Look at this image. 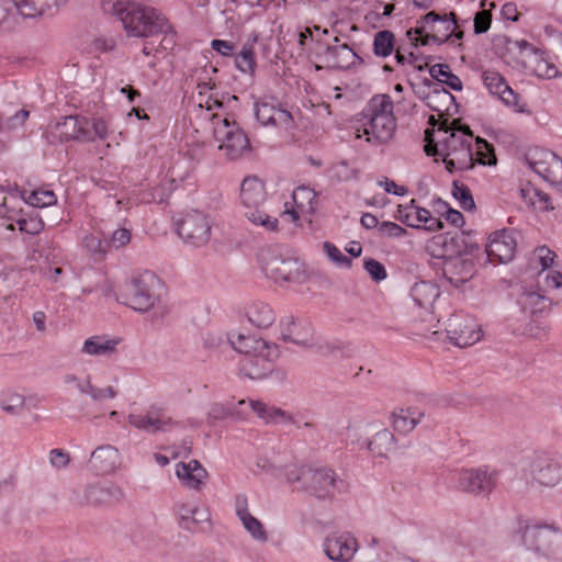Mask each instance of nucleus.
I'll return each mask as SVG.
<instances>
[{"mask_svg":"<svg viewBox=\"0 0 562 562\" xmlns=\"http://www.w3.org/2000/svg\"><path fill=\"white\" fill-rule=\"evenodd\" d=\"M127 422L131 426L151 435L169 431L177 425L167 408L157 404L149 406L144 413L130 414Z\"/></svg>","mask_w":562,"mask_h":562,"instance_id":"ddd939ff","label":"nucleus"},{"mask_svg":"<svg viewBox=\"0 0 562 562\" xmlns=\"http://www.w3.org/2000/svg\"><path fill=\"white\" fill-rule=\"evenodd\" d=\"M63 0H0V26L9 19L12 2L16 11L24 18H36L57 9Z\"/></svg>","mask_w":562,"mask_h":562,"instance_id":"6ab92c4d","label":"nucleus"},{"mask_svg":"<svg viewBox=\"0 0 562 562\" xmlns=\"http://www.w3.org/2000/svg\"><path fill=\"white\" fill-rule=\"evenodd\" d=\"M393 110L394 103L389 94H375L369 100L361 113L363 133L369 143L380 145L393 138L397 126Z\"/></svg>","mask_w":562,"mask_h":562,"instance_id":"7ed1b4c3","label":"nucleus"},{"mask_svg":"<svg viewBox=\"0 0 562 562\" xmlns=\"http://www.w3.org/2000/svg\"><path fill=\"white\" fill-rule=\"evenodd\" d=\"M88 465L99 475L114 473L121 465L120 451L112 445H101L91 452Z\"/></svg>","mask_w":562,"mask_h":562,"instance_id":"a878e982","label":"nucleus"},{"mask_svg":"<svg viewBox=\"0 0 562 562\" xmlns=\"http://www.w3.org/2000/svg\"><path fill=\"white\" fill-rule=\"evenodd\" d=\"M64 381L65 383L78 382V391L81 394L89 395L95 402H101L105 398H114L116 396V390L112 386L104 389L93 386L90 376L80 379L75 374H67Z\"/></svg>","mask_w":562,"mask_h":562,"instance_id":"72a5a7b5","label":"nucleus"},{"mask_svg":"<svg viewBox=\"0 0 562 562\" xmlns=\"http://www.w3.org/2000/svg\"><path fill=\"white\" fill-rule=\"evenodd\" d=\"M324 547L331 561L348 562L357 552L358 543L350 533H333L326 538Z\"/></svg>","mask_w":562,"mask_h":562,"instance_id":"bb28decb","label":"nucleus"},{"mask_svg":"<svg viewBox=\"0 0 562 562\" xmlns=\"http://www.w3.org/2000/svg\"><path fill=\"white\" fill-rule=\"evenodd\" d=\"M532 71L541 79H552L559 76V70L555 65L547 60L542 55H536Z\"/></svg>","mask_w":562,"mask_h":562,"instance_id":"79ce46f5","label":"nucleus"},{"mask_svg":"<svg viewBox=\"0 0 562 562\" xmlns=\"http://www.w3.org/2000/svg\"><path fill=\"white\" fill-rule=\"evenodd\" d=\"M131 240V233L126 228H119L111 234L110 240L106 241V246L114 248H121L127 245Z\"/></svg>","mask_w":562,"mask_h":562,"instance_id":"052dcab7","label":"nucleus"},{"mask_svg":"<svg viewBox=\"0 0 562 562\" xmlns=\"http://www.w3.org/2000/svg\"><path fill=\"white\" fill-rule=\"evenodd\" d=\"M279 326L281 339L283 341L303 347L311 345L314 329L307 319L295 318L293 315H286L280 319Z\"/></svg>","mask_w":562,"mask_h":562,"instance_id":"412c9836","label":"nucleus"},{"mask_svg":"<svg viewBox=\"0 0 562 562\" xmlns=\"http://www.w3.org/2000/svg\"><path fill=\"white\" fill-rule=\"evenodd\" d=\"M255 116L262 126H273L290 131L293 127L291 113L274 104L273 101H260L254 105Z\"/></svg>","mask_w":562,"mask_h":562,"instance_id":"5701e85b","label":"nucleus"},{"mask_svg":"<svg viewBox=\"0 0 562 562\" xmlns=\"http://www.w3.org/2000/svg\"><path fill=\"white\" fill-rule=\"evenodd\" d=\"M526 330L529 336L539 340L544 339L548 336V328L538 322L530 323Z\"/></svg>","mask_w":562,"mask_h":562,"instance_id":"338daca9","label":"nucleus"},{"mask_svg":"<svg viewBox=\"0 0 562 562\" xmlns=\"http://www.w3.org/2000/svg\"><path fill=\"white\" fill-rule=\"evenodd\" d=\"M92 136L95 139H105L109 135V126L105 120L97 117L92 120L91 127Z\"/></svg>","mask_w":562,"mask_h":562,"instance_id":"69168bd1","label":"nucleus"},{"mask_svg":"<svg viewBox=\"0 0 562 562\" xmlns=\"http://www.w3.org/2000/svg\"><path fill=\"white\" fill-rule=\"evenodd\" d=\"M424 413L414 407L396 408L390 415V423L395 431L408 434L422 422Z\"/></svg>","mask_w":562,"mask_h":562,"instance_id":"7c9ffc66","label":"nucleus"},{"mask_svg":"<svg viewBox=\"0 0 562 562\" xmlns=\"http://www.w3.org/2000/svg\"><path fill=\"white\" fill-rule=\"evenodd\" d=\"M159 285V278L150 271L133 277L124 288V304L137 312L149 311L159 299L156 292Z\"/></svg>","mask_w":562,"mask_h":562,"instance_id":"0eeeda50","label":"nucleus"},{"mask_svg":"<svg viewBox=\"0 0 562 562\" xmlns=\"http://www.w3.org/2000/svg\"><path fill=\"white\" fill-rule=\"evenodd\" d=\"M316 198V193L314 190L308 187H299L292 192V202L294 204L290 205V202H285L283 214H289L293 222L297 221L299 210L304 211L306 209L313 210V201Z\"/></svg>","mask_w":562,"mask_h":562,"instance_id":"473e14b6","label":"nucleus"},{"mask_svg":"<svg viewBox=\"0 0 562 562\" xmlns=\"http://www.w3.org/2000/svg\"><path fill=\"white\" fill-rule=\"evenodd\" d=\"M267 195L263 181L257 177L248 176V202L259 204L265 201Z\"/></svg>","mask_w":562,"mask_h":562,"instance_id":"09e8293b","label":"nucleus"},{"mask_svg":"<svg viewBox=\"0 0 562 562\" xmlns=\"http://www.w3.org/2000/svg\"><path fill=\"white\" fill-rule=\"evenodd\" d=\"M210 417L214 419H223V418H232L235 420L241 419L239 412L235 409V404L233 402H227L226 404L215 403L212 405L210 413Z\"/></svg>","mask_w":562,"mask_h":562,"instance_id":"49530a36","label":"nucleus"},{"mask_svg":"<svg viewBox=\"0 0 562 562\" xmlns=\"http://www.w3.org/2000/svg\"><path fill=\"white\" fill-rule=\"evenodd\" d=\"M446 333L450 341L460 348L472 346L482 337L480 325L464 313H456L447 321Z\"/></svg>","mask_w":562,"mask_h":562,"instance_id":"f8f14e48","label":"nucleus"},{"mask_svg":"<svg viewBox=\"0 0 562 562\" xmlns=\"http://www.w3.org/2000/svg\"><path fill=\"white\" fill-rule=\"evenodd\" d=\"M452 194L463 210L471 211L475 207L471 191L465 184L453 181Z\"/></svg>","mask_w":562,"mask_h":562,"instance_id":"de8ad7c7","label":"nucleus"},{"mask_svg":"<svg viewBox=\"0 0 562 562\" xmlns=\"http://www.w3.org/2000/svg\"><path fill=\"white\" fill-rule=\"evenodd\" d=\"M440 256L445 259L442 265L443 277L451 285L458 288L473 277L474 263L471 259L452 256L448 250H443Z\"/></svg>","mask_w":562,"mask_h":562,"instance_id":"4be33fe9","label":"nucleus"},{"mask_svg":"<svg viewBox=\"0 0 562 562\" xmlns=\"http://www.w3.org/2000/svg\"><path fill=\"white\" fill-rule=\"evenodd\" d=\"M324 56L327 67L331 69L346 70L362 63V59L345 43L327 46Z\"/></svg>","mask_w":562,"mask_h":562,"instance_id":"c756f323","label":"nucleus"},{"mask_svg":"<svg viewBox=\"0 0 562 562\" xmlns=\"http://www.w3.org/2000/svg\"><path fill=\"white\" fill-rule=\"evenodd\" d=\"M274 319V313L267 303L254 302L248 310V322L258 328H268Z\"/></svg>","mask_w":562,"mask_h":562,"instance_id":"e433bc0d","label":"nucleus"},{"mask_svg":"<svg viewBox=\"0 0 562 562\" xmlns=\"http://www.w3.org/2000/svg\"><path fill=\"white\" fill-rule=\"evenodd\" d=\"M424 85L427 87V92H418L419 99H422L426 105L439 114L448 112L450 105L454 103V97L445 89L440 83H436L430 79H425Z\"/></svg>","mask_w":562,"mask_h":562,"instance_id":"c85d7f7f","label":"nucleus"},{"mask_svg":"<svg viewBox=\"0 0 562 562\" xmlns=\"http://www.w3.org/2000/svg\"><path fill=\"white\" fill-rule=\"evenodd\" d=\"M248 533L260 543L268 541V532L261 521L248 513Z\"/></svg>","mask_w":562,"mask_h":562,"instance_id":"603ef678","label":"nucleus"},{"mask_svg":"<svg viewBox=\"0 0 562 562\" xmlns=\"http://www.w3.org/2000/svg\"><path fill=\"white\" fill-rule=\"evenodd\" d=\"M497 482V472L488 471L486 467L462 470L458 476L460 491L473 495H488Z\"/></svg>","mask_w":562,"mask_h":562,"instance_id":"4468645a","label":"nucleus"},{"mask_svg":"<svg viewBox=\"0 0 562 562\" xmlns=\"http://www.w3.org/2000/svg\"><path fill=\"white\" fill-rule=\"evenodd\" d=\"M119 340L108 339L104 336H92L85 340L82 353L89 356H105L115 351Z\"/></svg>","mask_w":562,"mask_h":562,"instance_id":"c9c22d12","label":"nucleus"},{"mask_svg":"<svg viewBox=\"0 0 562 562\" xmlns=\"http://www.w3.org/2000/svg\"><path fill=\"white\" fill-rule=\"evenodd\" d=\"M176 475L182 486L195 492L202 491L209 479L207 471L194 459L189 462H179L176 465Z\"/></svg>","mask_w":562,"mask_h":562,"instance_id":"cd10ccee","label":"nucleus"},{"mask_svg":"<svg viewBox=\"0 0 562 562\" xmlns=\"http://www.w3.org/2000/svg\"><path fill=\"white\" fill-rule=\"evenodd\" d=\"M16 224L21 232L31 235L40 234L44 228V222L37 214H31L29 217H19Z\"/></svg>","mask_w":562,"mask_h":562,"instance_id":"8fccbe9b","label":"nucleus"},{"mask_svg":"<svg viewBox=\"0 0 562 562\" xmlns=\"http://www.w3.org/2000/svg\"><path fill=\"white\" fill-rule=\"evenodd\" d=\"M323 249L328 258L338 266L350 267L351 259L345 256L333 243L325 241Z\"/></svg>","mask_w":562,"mask_h":562,"instance_id":"5fc2aeb1","label":"nucleus"},{"mask_svg":"<svg viewBox=\"0 0 562 562\" xmlns=\"http://www.w3.org/2000/svg\"><path fill=\"white\" fill-rule=\"evenodd\" d=\"M178 526L188 531H192L195 527L206 525L212 529V519L209 507L200 508L198 505H190L183 502L176 503L172 507Z\"/></svg>","mask_w":562,"mask_h":562,"instance_id":"aec40b11","label":"nucleus"},{"mask_svg":"<svg viewBox=\"0 0 562 562\" xmlns=\"http://www.w3.org/2000/svg\"><path fill=\"white\" fill-rule=\"evenodd\" d=\"M370 451L379 457H384L395 448V437L386 428L378 431L368 445Z\"/></svg>","mask_w":562,"mask_h":562,"instance_id":"4c0bfd02","label":"nucleus"},{"mask_svg":"<svg viewBox=\"0 0 562 562\" xmlns=\"http://www.w3.org/2000/svg\"><path fill=\"white\" fill-rule=\"evenodd\" d=\"M49 462L56 469H64L70 462L69 453L63 449H53L49 452Z\"/></svg>","mask_w":562,"mask_h":562,"instance_id":"680f3d73","label":"nucleus"},{"mask_svg":"<svg viewBox=\"0 0 562 562\" xmlns=\"http://www.w3.org/2000/svg\"><path fill=\"white\" fill-rule=\"evenodd\" d=\"M439 288L427 281L416 282L411 289V296L414 302L422 308L431 307L435 301L439 297Z\"/></svg>","mask_w":562,"mask_h":562,"instance_id":"f704fd0d","label":"nucleus"},{"mask_svg":"<svg viewBox=\"0 0 562 562\" xmlns=\"http://www.w3.org/2000/svg\"><path fill=\"white\" fill-rule=\"evenodd\" d=\"M442 137L436 143L432 138V131H425L424 150L428 156L439 155L448 170H469L474 166V154L471 147L473 134L468 125L461 124L460 120L452 121V127L442 124L439 128Z\"/></svg>","mask_w":562,"mask_h":562,"instance_id":"f257e3e1","label":"nucleus"},{"mask_svg":"<svg viewBox=\"0 0 562 562\" xmlns=\"http://www.w3.org/2000/svg\"><path fill=\"white\" fill-rule=\"evenodd\" d=\"M279 252L272 247H262L257 254V260L261 270L266 273L269 262L273 261Z\"/></svg>","mask_w":562,"mask_h":562,"instance_id":"e2e57ef3","label":"nucleus"},{"mask_svg":"<svg viewBox=\"0 0 562 562\" xmlns=\"http://www.w3.org/2000/svg\"><path fill=\"white\" fill-rule=\"evenodd\" d=\"M521 544L549 559L562 557V529L554 524H529L519 527Z\"/></svg>","mask_w":562,"mask_h":562,"instance_id":"20e7f679","label":"nucleus"},{"mask_svg":"<svg viewBox=\"0 0 562 562\" xmlns=\"http://www.w3.org/2000/svg\"><path fill=\"white\" fill-rule=\"evenodd\" d=\"M363 266L373 281L380 282L386 279L387 273L385 267L380 261L373 258H367L364 259Z\"/></svg>","mask_w":562,"mask_h":562,"instance_id":"3c124183","label":"nucleus"},{"mask_svg":"<svg viewBox=\"0 0 562 562\" xmlns=\"http://www.w3.org/2000/svg\"><path fill=\"white\" fill-rule=\"evenodd\" d=\"M285 477L297 490L322 501L333 499L348 487L336 471L327 467L294 465L286 470Z\"/></svg>","mask_w":562,"mask_h":562,"instance_id":"f03ea898","label":"nucleus"},{"mask_svg":"<svg viewBox=\"0 0 562 562\" xmlns=\"http://www.w3.org/2000/svg\"><path fill=\"white\" fill-rule=\"evenodd\" d=\"M249 405L257 417L260 418L266 425L277 423H289L296 425V422L291 413L284 409L269 405L262 401H249Z\"/></svg>","mask_w":562,"mask_h":562,"instance_id":"2f4dec72","label":"nucleus"},{"mask_svg":"<svg viewBox=\"0 0 562 562\" xmlns=\"http://www.w3.org/2000/svg\"><path fill=\"white\" fill-rule=\"evenodd\" d=\"M46 137L52 144L69 140L80 143L94 140L90 130V122L82 115L64 116L61 121L48 126Z\"/></svg>","mask_w":562,"mask_h":562,"instance_id":"9d476101","label":"nucleus"},{"mask_svg":"<svg viewBox=\"0 0 562 562\" xmlns=\"http://www.w3.org/2000/svg\"><path fill=\"white\" fill-rule=\"evenodd\" d=\"M25 404L23 395L15 392H8L2 395L0 407L10 415L19 414Z\"/></svg>","mask_w":562,"mask_h":562,"instance_id":"a19ab883","label":"nucleus"},{"mask_svg":"<svg viewBox=\"0 0 562 562\" xmlns=\"http://www.w3.org/2000/svg\"><path fill=\"white\" fill-rule=\"evenodd\" d=\"M530 168L550 183L562 180V159L546 149H536L527 157Z\"/></svg>","mask_w":562,"mask_h":562,"instance_id":"f3484780","label":"nucleus"},{"mask_svg":"<svg viewBox=\"0 0 562 562\" xmlns=\"http://www.w3.org/2000/svg\"><path fill=\"white\" fill-rule=\"evenodd\" d=\"M279 347L263 338L248 336V379H262L273 370L279 358Z\"/></svg>","mask_w":562,"mask_h":562,"instance_id":"1a4fd4ad","label":"nucleus"},{"mask_svg":"<svg viewBox=\"0 0 562 562\" xmlns=\"http://www.w3.org/2000/svg\"><path fill=\"white\" fill-rule=\"evenodd\" d=\"M524 471L533 482L542 486H554L561 480L559 462L547 453H536Z\"/></svg>","mask_w":562,"mask_h":562,"instance_id":"dca6fc26","label":"nucleus"},{"mask_svg":"<svg viewBox=\"0 0 562 562\" xmlns=\"http://www.w3.org/2000/svg\"><path fill=\"white\" fill-rule=\"evenodd\" d=\"M227 340L232 348L238 353H245L246 338L243 333L237 330H231L227 334Z\"/></svg>","mask_w":562,"mask_h":562,"instance_id":"0e129e2a","label":"nucleus"},{"mask_svg":"<svg viewBox=\"0 0 562 562\" xmlns=\"http://www.w3.org/2000/svg\"><path fill=\"white\" fill-rule=\"evenodd\" d=\"M83 247L92 255L103 256L106 252V241L93 235L85 236L82 240Z\"/></svg>","mask_w":562,"mask_h":562,"instance_id":"4d7b16f0","label":"nucleus"},{"mask_svg":"<svg viewBox=\"0 0 562 562\" xmlns=\"http://www.w3.org/2000/svg\"><path fill=\"white\" fill-rule=\"evenodd\" d=\"M176 232L184 244L203 247L211 238L212 222L204 212L190 210L175 217Z\"/></svg>","mask_w":562,"mask_h":562,"instance_id":"6e6552de","label":"nucleus"},{"mask_svg":"<svg viewBox=\"0 0 562 562\" xmlns=\"http://www.w3.org/2000/svg\"><path fill=\"white\" fill-rule=\"evenodd\" d=\"M450 74L449 66L446 64H435L429 68V75L440 83Z\"/></svg>","mask_w":562,"mask_h":562,"instance_id":"774afa93","label":"nucleus"},{"mask_svg":"<svg viewBox=\"0 0 562 562\" xmlns=\"http://www.w3.org/2000/svg\"><path fill=\"white\" fill-rule=\"evenodd\" d=\"M280 263V269H274V273L277 274V281H292L297 279L303 272V263L295 258H283Z\"/></svg>","mask_w":562,"mask_h":562,"instance_id":"58836bf2","label":"nucleus"},{"mask_svg":"<svg viewBox=\"0 0 562 562\" xmlns=\"http://www.w3.org/2000/svg\"><path fill=\"white\" fill-rule=\"evenodd\" d=\"M476 157L474 158V162H479L480 165H495L496 157L494 155V149L492 145H490L485 139L477 137L476 138Z\"/></svg>","mask_w":562,"mask_h":562,"instance_id":"a18cd8bd","label":"nucleus"},{"mask_svg":"<svg viewBox=\"0 0 562 562\" xmlns=\"http://www.w3.org/2000/svg\"><path fill=\"white\" fill-rule=\"evenodd\" d=\"M419 23V26L407 31V36L423 46L429 43L443 44L452 38L453 31L461 26L454 12L441 15L430 11L420 19ZM415 45L417 46V43Z\"/></svg>","mask_w":562,"mask_h":562,"instance_id":"39448f33","label":"nucleus"},{"mask_svg":"<svg viewBox=\"0 0 562 562\" xmlns=\"http://www.w3.org/2000/svg\"><path fill=\"white\" fill-rule=\"evenodd\" d=\"M215 137L221 142L220 149L224 151L226 158L231 161L239 160L246 153V133L243 128L236 126L235 122L231 125L227 119L223 120V127H216Z\"/></svg>","mask_w":562,"mask_h":562,"instance_id":"2eb2a0df","label":"nucleus"},{"mask_svg":"<svg viewBox=\"0 0 562 562\" xmlns=\"http://www.w3.org/2000/svg\"><path fill=\"white\" fill-rule=\"evenodd\" d=\"M517 248L513 233L502 229L492 234L486 245V254L491 262L505 263L510 261Z\"/></svg>","mask_w":562,"mask_h":562,"instance_id":"b1692460","label":"nucleus"},{"mask_svg":"<svg viewBox=\"0 0 562 562\" xmlns=\"http://www.w3.org/2000/svg\"><path fill=\"white\" fill-rule=\"evenodd\" d=\"M123 490L115 484H89L82 490H75L71 502L76 506L106 507L124 499Z\"/></svg>","mask_w":562,"mask_h":562,"instance_id":"9b49d317","label":"nucleus"},{"mask_svg":"<svg viewBox=\"0 0 562 562\" xmlns=\"http://www.w3.org/2000/svg\"><path fill=\"white\" fill-rule=\"evenodd\" d=\"M248 220L256 225L263 226L269 232H274L278 228V220L276 217H270L261 211L252 212L251 215L248 216Z\"/></svg>","mask_w":562,"mask_h":562,"instance_id":"6e6d98bb","label":"nucleus"},{"mask_svg":"<svg viewBox=\"0 0 562 562\" xmlns=\"http://www.w3.org/2000/svg\"><path fill=\"white\" fill-rule=\"evenodd\" d=\"M395 218L409 227H423L431 232L443 227V223L439 218L432 216L427 209L417 206L415 200H411L406 205H398Z\"/></svg>","mask_w":562,"mask_h":562,"instance_id":"a211bd4d","label":"nucleus"},{"mask_svg":"<svg viewBox=\"0 0 562 562\" xmlns=\"http://www.w3.org/2000/svg\"><path fill=\"white\" fill-rule=\"evenodd\" d=\"M378 228L381 235L390 238H400L406 234V229L394 222H382Z\"/></svg>","mask_w":562,"mask_h":562,"instance_id":"bf43d9fd","label":"nucleus"},{"mask_svg":"<svg viewBox=\"0 0 562 562\" xmlns=\"http://www.w3.org/2000/svg\"><path fill=\"white\" fill-rule=\"evenodd\" d=\"M484 86L491 94L498 95L503 103L513 108L516 112H525V106L519 104V95L507 85L503 76L493 70H486L482 75Z\"/></svg>","mask_w":562,"mask_h":562,"instance_id":"393cba45","label":"nucleus"},{"mask_svg":"<svg viewBox=\"0 0 562 562\" xmlns=\"http://www.w3.org/2000/svg\"><path fill=\"white\" fill-rule=\"evenodd\" d=\"M119 20L128 34L137 37H155L169 29L168 21L156 9L133 2Z\"/></svg>","mask_w":562,"mask_h":562,"instance_id":"423d86ee","label":"nucleus"},{"mask_svg":"<svg viewBox=\"0 0 562 562\" xmlns=\"http://www.w3.org/2000/svg\"><path fill=\"white\" fill-rule=\"evenodd\" d=\"M395 36L389 30L379 31L373 38V53L376 56L386 57L394 49Z\"/></svg>","mask_w":562,"mask_h":562,"instance_id":"ea45409f","label":"nucleus"},{"mask_svg":"<svg viewBox=\"0 0 562 562\" xmlns=\"http://www.w3.org/2000/svg\"><path fill=\"white\" fill-rule=\"evenodd\" d=\"M495 8V3H490V9H483L477 11L473 18V31L475 35L486 33L492 24V10Z\"/></svg>","mask_w":562,"mask_h":562,"instance_id":"37998d69","label":"nucleus"},{"mask_svg":"<svg viewBox=\"0 0 562 562\" xmlns=\"http://www.w3.org/2000/svg\"><path fill=\"white\" fill-rule=\"evenodd\" d=\"M128 4V0H101L103 12L117 19L127 10Z\"/></svg>","mask_w":562,"mask_h":562,"instance_id":"864d4df0","label":"nucleus"},{"mask_svg":"<svg viewBox=\"0 0 562 562\" xmlns=\"http://www.w3.org/2000/svg\"><path fill=\"white\" fill-rule=\"evenodd\" d=\"M25 201L34 207H46L54 205L57 198L50 190H35L30 193Z\"/></svg>","mask_w":562,"mask_h":562,"instance_id":"c03bdc74","label":"nucleus"},{"mask_svg":"<svg viewBox=\"0 0 562 562\" xmlns=\"http://www.w3.org/2000/svg\"><path fill=\"white\" fill-rule=\"evenodd\" d=\"M546 301V296L541 293L537 292H526L521 296V304L525 308H530L531 313H536L537 310H541L542 307L536 308L538 305L543 304Z\"/></svg>","mask_w":562,"mask_h":562,"instance_id":"13d9d810","label":"nucleus"}]
</instances>
